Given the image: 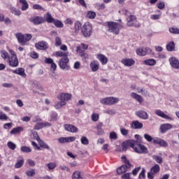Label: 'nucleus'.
<instances>
[{"label": "nucleus", "instance_id": "338daca9", "mask_svg": "<svg viewBox=\"0 0 179 179\" xmlns=\"http://www.w3.org/2000/svg\"><path fill=\"white\" fill-rule=\"evenodd\" d=\"M157 5L159 9H164V6H165L164 2L159 1L157 3Z\"/></svg>", "mask_w": 179, "mask_h": 179}, {"label": "nucleus", "instance_id": "0eeeda50", "mask_svg": "<svg viewBox=\"0 0 179 179\" xmlns=\"http://www.w3.org/2000/svg\"><path fill=\"white\" fill-rule=\"evenodd\" d=\"M69 64V58L67 57H62L59 60V66L61 69H63L64 71H69L71 69V66L68 65Z\"/></svg>", "mask_w": 179, "mask_h": 179}, {"label": "nucleus", "instance_id": "6e6552de", "mask_svg": "<svg viewBox=\"0 0 179 179\" xmlns=\"http://www.w3.org/2000/svg\"><path fill=\"white\" fill-rule=\"evenodd\" d=\"M127 26L134 27H141V24L136 20V17L135 15H129L127 18Z\"/></svg>", "mask_w": 179, "mask_h": 179}, {"label": "nucleus", "instance_id": "e433bc0d", "mask_svg": "<svg viewBox=\"0 0 179 179\" xmlns=\"http://www.w3.org/2000/svg\"><path fill=\"white\" fill-rule=\"evenodd\" d=\"M66 104V102L65 101H60L59 102H57L55 104V108L57 109V110H59L61 108H62V107H64V106H65Z\"/></svg>", "mask_w": 179, "mask_h": 179}, {"label": "nucleus", "instance_id": "e2e57ef3", "mask_svg": "<svg viewBox=\"0 0 179 179\" xmlns=\"http://www.w3.org/2000/svg\"><path fill=\"white\" fill-rule=\"evenodd\" d=\"M92 121H94L95 122H96V121H99V114H97V113H93V114L92 115Z\"/></svg>", "mask_w": 179, "mask_h": 179}, {"label": "nucleus", "instance_id": "423d86ee", "mask_svg": "<svg viewBox=\"0 0 179 179\" xmlns=\"http://www.w3.org/2000/svg\"><path fill=\"white\" fill-rule=\"evenodd\" d=\"M81 33L84 37H90L93 33V27L90 23H85L81 29Z\"/></svg>", "mask_w": 179, "mask_h": 179}, {"label": "nucleus", "instance_id": "09e8293b", "mask_svg": "<svg viewBox=\"0 0 179 179\" xmlns=\"http://www.w3.org/2000/svg\"><path fill=\"white\" fill-rule=\"evenodd\" d=\"M21 152H23V153H30L31 152V149L26 145L21 147Z\"/></svg>", "mask_w": 179, "mask_h": 179}, {"label": "nucleus", "instance_id": "69168bd1", "mask_svg": "<svg viewBox=\"0 0 179 179\" xmlns=\"http://www.w3.org/2000/svg\"><path fill=\"white\" fill-rule=\"evenodd\" d=\"M33 9H36L38 10H43V9L44 8H43V6H40L39 4H34L33 6Z\"/></svg>", "mask_w": 179, "mask_h": 179}, {"label": "nucleus", "instance_id": "9d476101", "mask_svg": "<svg viewBox=\"0 0 179 179\" xmlns=\"http://www.w3.org/2000/svg\"><path fill=\"white\" fill-rule=\"evenodd\" d=\"M136 52L137 55H141L143 57L147 54H152V49H150V48H141L136 49Z\"/></svg>", "mask_w": 179, "mask_h": 179}, {"label": "nucleus", "instance_id": "37998d69", "mask_svg": "<svg viewBox=\"0 0 179 179\" xmlns=\"http://www.w3.org/2000/svg\"><path fill=\"white\" fill-rule=\"evenodd\" d=\"M53 23H54L55 26L56 27H58L59 29L64 27V23H62V22H61L59 20H55L53 21Z\"/></svg>", "mask_w": 179, "mask_h": 179}, {"label": "nucleus", "instance_id": "8fccbe9b", "mask_svg": "<svg viewBox=\"0 0 179 179\" xmlns=\"http://www.w3.org/2000/svg\"><path fill=\"white\" fill-rule=\"evenodd\" d=\"M87 17H88V19H94V17H96V12L88 11L87 13Z\"/></svg>", "mask_w": 179, "mask_h": 179}, {"label": "nucleus", "instance_id": "cd10ccee", "mask_svg": "<svg viewBox=\"0 0 179 179\" xmlns=\"http://www.w3.org/2000/svg\"><path fill=\"white\" fill-rule=\"evenodd\" d=\"M130 96L132 99H134L138 103H143V97H142V96H141L135 92H131Z\"/></svg>", "mask_w": 179, "mask_h": 179}, {"label": "nucleus", "instance_id": "b1692460", "mask_svg": "<svg viewBox=\"0 0 179 179\" xmlns=\"http://www.w3.org/2000/svg\"><path fill=\"white\" fill-rule=\"evenodd\" d=\"M171 128H173V125H171V124H169V123L162 124L160 126V129H161L162 134H166V132H167V131L171 129Z\"/></svg>", "mask_w": 179, "mask_h": 179}, {"label": "nucleus", "instance_id": "7c9ffc66", "mask_svg": "<svg viewBox=\"0 0 179 179\" xmlns=\"http://www.w3.org/2000/svg\"><path fill=\"white\" fill-rule=\"evenodd\" d=\"M128 171V169L127 168V166L122 165L117 169V173L119 175L124 174V173H127Z\"/></svg>", "mask_w": 179, "mask_h": 179}, {"label": "nucleus", "instance_id": "4d7b16f0", "mask_svg": "<svg viewBox=\"0 0 179 179\" xmlns=\"http://www.w3.org/2000/svg\"><path fill=\"white\" fill-rule=\"evenodd\" d=\"M80 142L82 143V145H87L89 143V139H87V137L86 136H83L80 138Z\"/></svg>", "mask_w": 179, "mask_h": 179}, {"label": "nucleus", "instance_id": "dca6fc26", "mask_svg": "<svg viewBox=\"0 0 179 179\" xmlns=\"http://www.w3.org/2000/svg\"><path fill=\"white\" fill-rule=\"evenodd\" d=\"M133 146H134V140L126 141L122 143V149L123 152H127L128 148H133Z\"/></svg>", "mask_w": 179, "mask_h": 179}, {"label": "nucleus", "instance_id": "79ce46f5", "mask_svg": "<svg viewBox=\"0 0 179 179\" xmlns=\"http://www.w3.org/2000/svg\"><path fill=\"white\" fill-rule=\"evenodd\" d=\"M45 20L48 23H53L55 19L52 17V16L50 14V13H47Z\"/></svg>", "mask_w": 179, "mask_h": 179}, {"label": "nucleus", "instance_id": "58836bf2", "mask_svg": "<svg viewBox=\"0 0 179 179\" xmlns=\"http://www.w3.org/2000/svg\"><path fill=\"white\" fill-rule=\"evenodd\" d=\"M176 48V44L174 42H170L169 44L166 45V50L167 51H174Z\"/></svg>", "mask_w": 179, "mask_h": 179}, {"label": "nucleus", "instance_id": "49530a36", "mask_svg": "<svg viewBox=\"0 0 179 179\" xmlns=\"http://www.w3.org/2000/svg\"><path fill=\"white\" fill-rule=\"evenodd\" d=\"M39 145L41 148H43V149H47L50 150V146L45 143V142L43 141L42 140H39Z\"/></svg>", "mask_w": 179, "mask_h": 179}, {"label": "nucleus", "instance_id": "13d9d810", "mask_svg": "<svg viewBox=\"0 0 179 179\" xmlns=\"http://www.w3.org/2000/svg\"><path fill=\"white\" fill-rule=\"evenodd\" d=\"M128 132H129V131H128V129L121 127L120 128V133L122 134V135H123L124 136H127V135H128Z\"/></svg>", "mask_w": 179, "mask_h": 179}, {"label": "nucleus", "instance_id": "6e6d98bb", "mask_svg": "<svg viewBox=\"0 0 179 179\" xmlns=\"http://www.w3.org/2000/svg\"><path fill=\"white\" fill-rule=\"evenodd\" d=\"M169 31L172 34H179V29L178 28H174V27L169 28Z\"/></svg>", "mask_w": 179, "mask_h": 179}, {"label": "nucleus", "instance_id": "4be33fe9", "mask_svg": "<svg viewBox=\"0 0 179 179\" xmlns=\"http://www.w3.org/2000/svg\"><path fill=\"white\" fill-rule=\"evenodd\" d=\"M87 48H89V45L85 43H81L80 46H78L76 48V52H79L81 57H83V55H85V52H83V50H87Z\"/></svg>", "mask_w": 179, "mask_h": 179}, {"label": "nucleus", "instance_id": "a18cd8bd", "mask_svg": "<svg viewBox=\"0 0 179 179\" xmlns=\"http://www.w3.org/2000/svg\"><path fill=\"white\" fill-rule=\"evenodd\" d=\"M26 174L28 177H34V176H36V171H34V169L27 170Z\"/></svg>", "mask_w": 179, "mask_h": 179}, {"label": "nucleus", "instance_id": "f03ea898", "mask_svg": "<svg viewBox=\"0 0 179 179\" xmlns=\"http://www.w3.org/2000/svg\"><path fill=\"white\" fill-rule=\"evenodd\" d=\"M15 37L19 44H21V45H26L27 42L30 41L31 38H33L30 34H22L20 32L15 34Z\"/></svg>", "mask_w": 179, "mask_h": 179}, {"label": "nucleus", "instance_id": "aec40b11", "mask_svg": "<svg viewBox=\"0 0 179 179\" xmlns=\"http://www.w3.org/2000/svg\"><path fill=\"white\" fill-rule=\"evenodd\" d=\"M64 129L67 132H71L72 134H76L78 131V127L72 124H64Z\"/></svg>", "mask_w": 179, "mask_h": 179}, {"label": "nucleus", "instance_id": "603ef678", "mask_svg": "<svg viewBox=\"0 0 179 179\" xmlns=\"http://www.w3.org/2000/svg\"><path fill=\"white\" fill-rule=\"evenodd\" d=\"M144 139H145V141H147L148 142L153 143V139H155V138H152L150 135L145 134H144Z\"/></svg>", "mask_w": 179, "mask_h": 179}, {"label": "nucleus", "instance_id": "bb28decb", "mask_svg": "<svg viewBox=\"0 0 179 179\" xmlns=\"http://www.w3.org/2000/svg\"><path fill=\"white\" fill-rule=\"evenodd\" d=\"M90 66L92 72H97L100 68V64L97 61H93L90 63Z\"/></svg>", "mask_w": 179, "mask_h": 179}, {"label": "nucleus", "instance_id": "a19ab883", "mask_svg": "<svg viewBox=\"0 0 179 179\" xmlns=\"http://www.w3.org/2000/svg\"><path fill=\"white\" fill-rule=\"evenodd\" d=\"M45 167H47L48 170H54L55 167H57V164L55 162H50L45 164Z\"/></svg>", "mask_w": 179, "mask_h": 179}, {"label": "nucleus", "instance_id": "473e14b6", "mask_svg": "<svg viewBox=\"0 0 179 179\" xmlns=\"http://www.w3.org/2000/svg\"><path fill=\"white\" fill-rule=\"evenodd\" d=\"M10 10L13 15H15V16H20L22 15V11L15 7H10Z\"/></svg>", "mask_w": 179, "mask_h": 179}, {"label": "nucleus", "instance_id": "2eb2a0df", "mask_svg": "<svg viewBox=\"0 0 179 179\" xmlns=\"http://www.w3.org/2000/svg\"><path fill=\"white\" fill-rule=\"evenodd\" d=\"M135 115L136 117H138V118H141V120H149V114H148L145 110H137L136 111Z\"/></svg>", "mask_w": 179, "mask_h": 179}, {"label": "nucleus", "instance_id": "5701e85b", "mask_svg": "<svg viewBox=\"0 0 179 179\" xmlns=\"http://www.w3.org/2000/svg\"><path fill=\"white\" fill-rule=\"evenodd\" d=\"M96 58L100 61L102 65H107V62H108V58L106 57V55L103 54H98L96 55Z\"/></svg>", "mask_w": 179, "mask_h": 179}, {"label": "nucleus", "instance_id": "a211bd4d", "mask_svg": "<svg viewBox=\"0 0 179 179\" xmlns=\"http://www.w3.org/2000/svg\"><path fill=\"white\" fill-rule=\"evenodd\" d=\"M153 143L159 145V146H162L163 148H167V146H169V143H167L166 141L159 138H154Z\"/></svg>", "mask_w": 179, "mask_h": 179}, {"label": "nucleus", "instance_id": "1a4fd4ad", "mask_svg": "<svg viewBox=\"0 0 179 179\" xmlns=\"http://www.w3.org/2000/svg\"><path fill=\"white\" fill-rule=\"evenodd\" d=\"M29 22H31V23H33V24H41L42 23L45 22V19H44V17H43L35 16L30 17Z\"/></svg>", "mask_w": 179, "mask_h": 179}, {"label": "nucleus", "instance_id": "c03bdc74", "mask_svg": "<svg viewBox=\"0 0 179 179\" xmlns=\"http://www.w3.org/2000/svg\"><path fill=\"white\" fill-rule=\"evenodd\" d=\"M7 120H9V117L6 115V113L0 110V121H7Z\"/></svg>", "mask_w": 179, "mask_h": 179}, {"label": "nucleus", "instance_id": "f3484780", "mask_svg": "<svg viewBox=\"0 0 179 179\" xmlns=\"http://www.w3.org/2000/svg\"><path fill=\"white\" fill-rule=\"evenodd\" d=\"M50 127H51V124L48 122H39L34 126V129H36V131H40V129H43V128H48Z\"/></svg>", "mask_w": 179, "mask_h": 179}, {"label": "nucleus", "instance_id": "20e7f679", "mask_svg": "<svg viewBox=\"0 0 179 179\" xmlns=\"http://www.w3.org/2000/svg\"><path fill=\"white\" fill-rule=\"evenodd\" d=\"M8 52L10 53V57L8 59L7 62L8 65L12 66V68H16L19 66V59H17L16 52H15V51H13L12 49H9Z\"/></svg>", "mask_w": 179, "mask_h": 179}, {"label": "nucleus", "instance_id": "72a5a7b5", "mask_svg": "<svg viewBox=\"0 0 179 179\" xmlns=\"http://www.w3.org/2000/svg\"><path fill=\"white\" fill-rule=\"evenodd\" d=\"M0 54H1V58H3L4 61H6V60L8 61L10 57V56L9 55V53L6 52V50H1L0 52Z\"/></svg>", "mask_w": 179, "mask_h": 179}, {"label": "nucleus", "instance_id": "052dcab7", "mask_svg": "<svg viewBox=\"0 0 179 179\" xmlns=\"http://www.w3.org/2000/svg\"><path fill=\"white\" fill-rule=\"evenodd\" d=\"M56 57H62L64 58L65 57H68V55H66V53H64L61 51H57L56 52Z\"/></svg>", "mask_w": 179, "mask_h": 179}, {"label": "nucleus", "instance_id": "6ab92c4d", "mask_svg": "<svg viewBox=\"0 0 179 179\" xmlns=\"http://www.w3.org/2000/svg\"><path fill=\"white\" fill-rule=\"evenodd\" d=\"M58 99L60 101H64L66 103V101H69V100L72 99V95L71 94L62 93L59 96Z\"/></svg>", "mask_w": 179, "mask_h": 179}, {"label": "nucleus", "instance_id": "bf43d9fd", "mask_svg": "<svg viewBox=\"0 0 179 179\" xmlns=\"http://www.w3.org/2000/svg\"><path fill=\"white\" fill-rule=\"evenodd\" d=\"M62 44V41H61V38L59 37H56L55 38V45L56 47H59Z\"/></svg>", "mask_w": 179, "mask_h": 179}, {"label": "nucleus", "instance_id": "f704fd0d", "mask_svg": "<svg viewBox=\"0 0 179 179\" xmlns=\"http://www.w3.org/2000/svg\"><path fill=\"white\" fill-rule=\"evenodd\" d=\"M72 179H83V176H82L80 171H76L73 173Z\"/></svg>", "mask_w": 179, "mask_h": 179}, {"label": "nucleus", "instance_id": "c756f323", "mask_svg": "<svg viewBox=\"0 0 179 179\" xmlns=\"http://www.w3.org/2000/svg\"><path fill=\"white\" fill-rule=\"evenodd\" d=\"M19 2L21 5V10L24 11L29 9V3L26 0H19Z\"/></svg>", "mask_w": 179, "mask_h": 179}, {"label": "nucleus", "instance_id": "4468645a", "mask_svg": "<svg viewBox=\"0 0 179 179\" xmlns=\"http://www.w3.org/2000/svg\"><path fill=\"white\" fill-rule=\"evenodd\" d=\"M37 50H45L48 48V43L44 41H39L35 44Z\"/></svg>", "mask_w": 179, "mask_h": 179}, {"label": "nucleus", "instance_id": "5fc2aeb1", "mask_svg": "<svg viewBox=\"0 0 179 179\" xmlns=\"http://www.w3.org/2000/svg\"><path fill=\"white\" fill-rule=\"evenodd\" d=\"M109 138H110V139L116 141V139H117L118 137H117V133H115V131H112L110 133Z\"/></svg>", "mask_w": 179, "mask_h": 179}, {"label": "nucleus", "instance_id": "c9c22d12", "mask_svg": "<svg viewBox=\"0 0 179 179\" xmlns=\"http://www.w3.org/2000/svg\"><path fill=\"white\" fill-rule=\"evenodd\" d=\"M150 171L152 174H157L160 171V166L159 164H155L150 169Z\"/></svg>", "mask_w": 179, "mask_h": 179}, {"label": "nucleus", "instance_id": "ea45409f", "mask_svg": "<svg viewBox=\"0 0 179 179\" xmlns=\"http://www.w3.org/2000/svg\"><path fill=\"white\" fill-rule=\"evenodd\" d=\"M152 158L153 160H155L159 164H162L163 163V158L159 155H152Z\"/></svg>", "mask_w": 179, "mask_h": 179}, {"label": "nucleus", "instance_id": "680f3d73", "mask_svg": "<svg viewBox=\"0 0 179 179\" xmlns=\"http://www.w3.org/2000/svg\"><path fill=\"white\" fill-rule=\"evenodd\" d=\"M145 173H146V170L145 169V168H143L141 173L139 174L140 179H145Z\"/></svg>", "mask_w": 179, "mask_h": 179}, {"label": "nucleus", "instance_id": "f257e3e1", "mask_svg": "<svg viewBox=\"0 0 179 179\" xmlns=\"http://www.w3.org/2000/svg\"><path fill=\"white\" fill-rule=\"evenodd\" d=\"M106 23L109 33H113V34H115V36L120 34V31L122 29V25L121 24L114 22H108Z\"/></svg>", "mask_w": 179, "mask_h": 179}, {"label": "nucleus", "instance_id": "de8ad7c7", "mask_svg": "<svg viewBox=\"0 0 179 179\" xmlns=\"http://www.w3.org/2000/svg\"><path fill=\"white\" fill-rule=\"evenodd\" d=\"M160 16H162V12L159 11V14L151 15L150 19H152V20H159Z\"/></svg>", "mask_w": 179, "mask_h": 179}, {"label": "nucleus", "instance_id": "c85d7f7f", "mask_svg": "<svg viewBox=\"0 0 179 179\" xmlns=\"http://www.w3.org/2000/svg\"><path fill=\"white\" fill-rule=\"evenodd\" d=\"M13 73H15L16 75H20V76H22V78H25L26 73H24V69L18 68L14 71H13Z\"/></svg>", "mask_w": 179, "mask_h": 179}, {"label": "nucleus", "instance_id": "3c124183", "mask_svg": "<svg viewBox=\"0 0 179 179\" xmlns=\"http://www.w3.org/2000/svg\"><path fill=\"white\" fill-rule=\"evenodd\" d=\"M7 146L11 150H15V149H16V144H15L13 142H11V141H8L7 143Z\"/></svg>", "mask_w": 179, "mask_h": 179}, {"label": "nucleus", "instance_id": "9b49d317", "mask_svg": "<svg viewBox=\"0 0 179 179\" xmlns=\"http://www.w3.org/2000/svg\"><path fill=\"white\" fill-rule=\"evenodd\" d=\"M80 30H82V23L80 21H76L74 23V27L71 28V32L74 36H77Z\"/></svg>", "mask_w": 179, "mask_h": 179}, {"label": "nucleus", "instance_id": "412c9836", "mask_svg": "<svg viewBox=\"0 0 179 179\" xmlns=\"http://www.w3.org/2000/svg\"><path fill=\"white\" fill-rule=\"evenodd\" d=\"M131 128L133 129H142L143 128V124L138 120H134L131 123Z\"/></svg>", "mask_w": 179, "mask_h": 179}, {"label": "nucleus", "instance_id": "774afa93", "mask_svg": "<svg viewBox=\"0 0 179 179\" xmlns=\"http://www.w3.org/2000/svg\"><path fill=\"white\" fill-rule=\"evenodd\" d=\"M12 128V123H6L3 124L4 129H10Z\"/></svg>", "mask_w": 179, "mask_h": 179}, {"label": "nucleus", "instance_id": "39448f33", "mask_svg": "<svg viewBox=\"0 0 179 179\" xmlns=\"http://www.w3.org/2000/svg\"><path fill=\"white\" fill-rule=\"evenodd\" d=\"M120 101V99L114 96H108L100 100V103L104 106H114Z\"/></svg>", "mask_w": 179, "mask_h": 179}, {"label": "nucleus", "instance_id": "a878e982", "mask_svg": "<svg viewBox=\"0 0 179 179\" xmlns=\"http://www.w3.org/2000/svg\"><path fill=\"white\" fill-rule=\"evenodd\" d=\"M121 62L124 66H132L135 64V60L132 59H122Z\"/></svg>", "mask_w": 179, "mask_h": 179}, {"label": "nucleus", "instance_id": "864d4df0", "mask_svg": "<svg viewBox=\"0 0 179 179\" xmlns=\"http://www.w3.org/2000/svg\"><path fill=\"white\" fill-rule=\"evenodd\" d=\"M24 163V161L23 159H20L17 161V162L15 165V169H20V167L23 166Z\"/></svg>", "mask_w": 179, "mask_h": 179}, {"label": "nucleus", "instance_id": "f8f14e48", "mask_svg": "<svg viewBox=\"0 0 179 179\" xmlns=\"http://www.w3.org/2000/svg\"><path fill=\"white\" fill-rule=\"evenodd\" d=\"M169 64L173 69L179 70V59L176 57H171L169 59Z\"/></svg>", "mask_w": 179, "mask_h": 179}, {"label": "nucleus", "instance_id": "7ed1b4c3", "mask_svg": "<svg viewBox=\"0 0 179 179\" xmlns=\"http://www.w3.org/2000/svg\"><path fill=\"white\" fill-rule=\"evenodd\" d=\"M133 150L139 155L148 153V148L144 145H142L139 141L134 140Z\"/></svg>", "mask_w": 179, "mask_h": 179}, {"label": "nucleus", "instance_id": "393cba45", "mask_svg": "<svg viewBox=\"0 0 179 179\" xmlns=\"http://www.w3.org/2000/svg\"><path fill=\"white\" fill-rule=\"evenodd\" d=\"M155 114L156 115H158V117H161V118H164L165 120H173L172 117L166 115L164 112L162 111L160 109L155 110Z\"/></svg>", "mask_w": 179, "mask_h": 179}, {"label": "nucleus", "instance_id": "0e129e2a", "mask_svg": "<svg viewBox=\"0 0 179 179\" xmlns=\"http://www.w3.org/2000/svg\"><path fill=\"white\" fill-rule=\"evenodd\" d=\"M141 170V166H138L137 168H135L132 172H131V174H133V176H136L138 174V173H139Z\"/></svg>", "mask_w": 179, "mask_h": 179}, {"label": "nucleus", "instance_id": "2f4dec72", "mask_svg": "<svg viewBox=\"0 0 179 179\" xmlns=\"http://www.w3.org/2000/svg\"><path fill=\"white\" fill-rule=\"evenodd\" d=\"M145 65H148L149 66H153L156 65V60L154 59H148L143 61Z\"/></svg>", "mask_w": 179, "mask_h": 179}, {"label": "nucleus", "instance_id": "ddd939ff", "mask_svg": "<svg viewBox=\"0 0 179 179\" xmlns=\"http://www.w3.org/2000/svg\"><path fill=\"white\" fill-rule=\"evenodd\" d=\"M75 141H76V137L75 136L61 137L58 138L59 143H70V142H75Z\"/></svg>", "mask_w": 179, "mask_h": 179}, {"label": "nucleus", "instance_id": "4c0bfd02", "mask_svg": "<svg viewBox=\"0 0 179 179\" xmlns=\"http://www.w3.org/2000/svg\"><path fill=\"white\" fill-rule=\"evenodd\" d=\"M22 131H23V127H16V128H13V129L10 131V134L11 135H13V134H20V132H22Z\"/></svg>", "mask_w": 179, "mask_h": 179}]
</instances>
